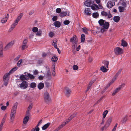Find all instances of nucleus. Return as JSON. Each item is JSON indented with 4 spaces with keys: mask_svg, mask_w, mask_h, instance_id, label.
I'll return each instance as SVG.
<instances>
[{
    "mask_svg": "<svg viewBox=\"0 0 131 131\" xmlns=\"http://www.w3.org/2000/svg\"><path fill=\"white\" fill-rule=\"evenodd\" d=\"M17 103H15L13 107L12 108L11 113L10 115V122L13 123L14 121V118L15 115L16 113V109L17 107Z\"/></svg>",
    "mask_w": 131,
    "mask_h": 131,
    "instance_id": "1",
    "label": "nucleus"
},
{
    "mask_svg": "<svg viewBox=\"0 0 131 131\" xmlns=\"http://www.w3.org/2000/svg\"><path fill=\"white\" fill-rule=\"evenodd\" d=\"M23 14L22 13H20L16 19L15 20L14 23L11 26L10 28L9 29V31L11 32L15 27V26L17 25L19 21L20 20L21 17H22Z\"/></svg>",
    "mask_w": 131,
    "mask_h": 131,
    "instance_id": "2",
    "label": "nucleus"
},
{
    "mask_svg": "<svg viewBox=\"0 0 131 131\" xmlns=\"http://www.w3.org/2000/svg\"><path fill=\"white\" fill-rule=\"evenodd\" d=\"M44 98L45 101L47 104L51 102L50 98L49 97V94L47 92H45L44 94Z\"/></svg>",
    "mask_w": 131,
    "mask_h": 131,
    "instance_id": "3",
    "label": "nucleus"
},
{
    "mask_svg": "<svg viewBox=\"0 0 131 131\" xmlns=\"http://www.w3.org/2000/svg\"><path fill=\"white\" fill-rule=\"evenodd\" d=\"M123 51V50L118 47H117L114 49V52L117 55H119L122 54Z\"/></svg>",
    "mask_w": 131,
    "mask_h": 131,
    "instance_id": "4",
    "label": "nucleus"
},
{
    "mask_svg": "<svg viewBox=\"0 0 131 131\" xmlns=\"http://www.w3.org/2000/svg\"><path fill=\"white\" fill-rule=\"evenodd\" d=\"M20 88L21 89H25L27 88L28 83L26 81H23L20 84Z\"/></svg>",
    "mask_w": 131,
    "mask_h": 131,
    "instance_id": "5",
    "label": "nucleus"
},
{
    "mask_svg": "<svg viewBox=\"0 0 131 131\" xmlns=\"http://www.w3.org/2000/svg\"><path fill=\"white\" fill-rule=\"evenodd\" d=\"M14 44V43L13 42L11 41L5 47L4 49V50L6 51L8 50L9 49L12 47Z\"/></svg>",
    "mask_w": 131,
    "mask_h": 131,
    "instance_id": "6",
    "label": "nucleus"
},
{
    "mask_svg": "<svg viewBox=\"0 0 131 131\" xmlns=\"http://www.w3.org/2000/svg\"><path fill=\"white\" fill-rule=\"evenodd\" d=\"M65 89L64 93L65 95L67 97H69L71 92L70 90L67 87H65Z\"/></svg>",
    "mask_w": 131,
    "mask_h": 131,
    "instance_id": "7",
    "label": "nucleus"
},
{
    "mask_svg": "<svg viewBox=\"0 0 131 131\" xmlns=\"http://www.w3.org/2000/svg\"><path fill=\"white\" fill-rule=\"evenodd\" d=\"M115 5V3L112 1H109L107 4V7L108 8H110Z\"/></svg>",
    "mask_w": 131,
    "mask_h": 131,
    "instance_id": "8",
    "label": "nucleus"
},
{
    "mask_svg": "<svg viewBox=\"0 0 131 131\" xmlns=\"http://www.w3.org/2000/svg\"><path fill=\"white\" fill-rule=\"evenodd\" d=\"M101 14L102 16L106 17L107 16H108V18H110L112 17V15L109 13V14H108L106 12L103 11L101 12Z\"/></svg>",
    "mask_w": 131,
    "mask_h": 131,
    "instance_id": "9",
    "label": "nucleus"
},
{
    "mask_svg": "<svg viewBox=\"0 0 131 131\" xmlns=\"http://www.w3.org/2000/svg\"><path fill=\"white\" fill-rule=\"evenodd\" d=\"M70 42H74L75 44H77V43L78 40L76 36L74 35L73 37L71 38L70 39Z\"/></svg>",
    "mask_w": 131,
    "mask_h": 131,
    "instance_id": "10",
    "label": "nucleus"
},
{
    "mask_svg": "<svg viewBox=\"0 0 131 131\" xmlns=\"http://www.w3.org/2000/svg\"><path fill=\"white\" fill-rule=\"evenodd\" d=\"M90 9L89 8H85L84 10L85 14L88 16H90L91 14L90 12Z\"/></svg>",
    "mask_w": 131,
    "mask_h": 131,
    "instance_id": "11",
    "label": "nucleus"
},
{
    "mask_svg": "<svg viewBox=\"0 0 131 131\" xmlns=\"http://www.w3.org/2000/svg\"><path fill=\"white\" fill-rule=\"evenodd\" d=\"M92 4V1L91 0H87L85 1L84 3L85 5L88 7L90 6Z\"/></svg>",
    "mask_w": 131,
    "mask_h": 131,
    "instance_id": "12",
    "label": "nucleus"
},
{
    "mask_svg": "<svg viewBox=\"0 0 131 131\" xmlns=\"http://www.w3.org/2000/svg\"><path fill=\"white\" fill-rule=\"evenodd\" d=\"M91 7V9L93 10H96L99 9L98 6L96 4H93Z\"/></svg>",
    "mask_w": 131,
    "mask_h": 131,
    "instance_id": "13",
    "label": "nucleus"
},
{
    "mask_svg": "<svg viewBox=\"0 0 131 131\" xmlns=\"http://www.w3.org/2000/svg\"><path fill=\"white\" fill-rule=\"evenodd\" d=\"M46 78L48 80H50L51 78L50 72L49 70H48L47 71Z\"/></svg>",
    "mask_w": 131,
    "mask_h": 131,
    "instance_id": "14",
    "label": "nucleus"
},
{
    "mask_svg": "<svg viewBox=\"0 0 131 131\" xmlns=\"http://www.w3.org/2000/svg\"><path fill=\"white\" fill-rule=\"evenodd\" d=\"M109 27V23L108 22H105L103 25V27L105 29H107Z\"/></svg>",
    "mask_w": 131,
    "mask_h": 131,
    "instance_id": "15",
    "label": "nucleus"
},
{
    "mask_svg": "<svg viewBox=\"0 0 131 131\" xmlns=\"http://www.w3.org/2000/svg\"><path fill=\"white\" fill-rule=\"evenodd\" d=\"M44 86V84L43 83H39L37 85L38 88L39 90L43 89Z\"/></svg>",
    "mask_w": 131,
    "mask_h": 131,
    "instance_id": "16",
    "label": "nucleus"
},
{
    "mask_svg": "<svg viewBox=\"0 0 131 131\" xmlns=\"http://www.w3.org/2000/svg\"><path fill=\"white\" fill-rule=\"evenodd\" d=\"M3 57V45L2 44H0V57Z\"/></svg>",
    "mask_w": 131,
    "mask_h": 131,
    "instance_id": "17",
    "label": "nucleus"
},
{
    "mask_svg": "<svg viewBox=\"0 0 131 131\" xmlns=\"http://www.w3.org/2000/svg\"><path fill=\"white\" fill-rule=\"evenodd\" d=\"M113 19L115 22L117 23L119 21L120 17L118 16H115L114 17Z\"/></svg>",
    "mask_w": 131,
    "mask_h": 131,
    "instance_id": "18",
    "label": "nucleus"
},
{
    "mask_svg": "<svg viewBox=\"0 0 131 131\" xmlns=\"http://www.w3.org/2000/svg\"><path fill=\"white\" fill-rule=\"evenodd\" d=\"M10 74L9 72L6 73L3 76V79H9V77Z\"/></svg>",
    "mask_w": 131,
    "mask_h": 131,
    "instance_id": "19",
    "label": "nucleus"
},
{
    "mask_svg": "<svg viewBox=\"0 0 131 131\" xmlns=\"http://www.w3.org/2000/svg\"><path fill=\"white\" fill-rule=\"evenodd\" d=\"M29 118L28 116H26L23 119V123L24 124H26L28 122Z\"/></svg>",
    "mask_w": 131,
    "mask_h": 131,
    "instance_id": "20",
    "label": "nucleus"
},
{
    "mask_svg": "<svg viewBox=\"0 0 131 131\" xmlns=\"http://www.w3.org/2000/svg\"><path fill=\"white\" fill-rule=\"evenodd\" d=\"M50 125V123H48L46 124L45 125L42 127V129L43 130L46 129L48 126Z\"/></svg>",
    "mask_w": 131,
    "mask_h": 131,
    "instance_id": "21",
    "label": "nucleus"
},
{
    "mask_svg": "<svg viewBox=\"0 0 131 131\" xmlns=\"http://www.w3.org/2000/svg\"><path fill=\"white\" fill-rule=\"evenodd\" d=\"M77 113H75L72 115L68 119V122H69L72 118L76 116Z\"/></svg>",
    "mask_w": 131,
    "mask_h": 131,
    "instance_id": "22",
    "label": "nucleus"
},
{
    "mask_svg": "<svg viewBox=\"0 0 131 131\" xmlns=\"http://www.w3.org/2000/svg\"><path fill=\"white\" fill-rule=\"evenodd\" d=\"M117 77L118 76L116 75V74L115 75L114 77L112 79L110 83L109 84V85L108 86H109L111 84L114 82V81L116 79Z\"/></svg>",
    "mask_w": 131,
    "mask_h": 131,
    "instance_id": "23",
    "label": "nucleus"
},
{
    "mask_svg": "<svg viewBox=\"0 0 131 131\" xmlns=\"http://www.w3.org/2000/svg\"><path fill=\"white\" fill-rule=\"evenodd\" d=\"M18 68V67L17 66H16L14 67L9 72V73L10 74L13 73Z\"/></svg>",
    "mask_w": 131,
    "mask_h": 131,
    "instance_id": "24",
    "label": "nucleus"
},
{
    "mask_svg": "<svg viewBox=\"0 0 131 131\" xmlns=\"http://www.w3.org/2000/svg\"><path fill=\"white\" fill-rule=\"evenodd\" d=\"M61 23L59 21H57L54 23V25L57 27H59L61 26Z\"/></svg>",
    "mask_w": 131,
    "mask_h": 131,
    "instance_id": "25",
    "label": "nucleus"
},
{
    "mask_svg": "<svg viewBox=\"0 0 131 131\" xmlns=\"http://www.w3.org/2000/svg\"><path fill=\"white\" fill-rule=\"evenodd\" d=\"M67 14L66 12H62L59 14V16L61 17H63L65 16Z\"/></svg>",
    "mask_w": 131,
    "mask_h": 131,
    "instance_id": "26",
    "label": "nucleus"
},
{
    "mask_svg": "<svg viewBox=\"0 0 131 131\" xmlns=\"http://www.w3.org/2000/svg\"><path fill=\"white\" fill-rule=\"evenodd\" d=\"M98 23L100 26H102L105 23V20L102 19H100Z\"/></svg>",
    "mask_w": 131,
    "mask_h": 131,
    "instance_id": "27",
    "label": "nucleus"
},
{
    "mask_svg": "<svg viewBox=\"0 0 131 131\" xmlns=\"http://www.w3.org/2000/svg\"><path fill=\"white\" fill-rule=\"evenodd\" d=\"M100 69L103 72H106L108 70V69H106L104 66L101 67Z\"/></svg>",
    "mask_w": 131,
    "mask_h": 131,
    "instance_id": "28",
    "label": "nucleus"
},
{
    "mask_svg": "<svg viewBox=\"0 0 131 131\" xmlns=\"http://www.w3.org/2000/svg\"><path fill=\"white\" fill-rule=\"evenodd\" d=\"M36 86V84L35 82L31 83L30 85V88L34 89Z\"/></svg>",
    "mask_w": 131,
    "mask_h": 131,
    "instance_id": "29",
    "label": "nucleus"
},
{
    "mask_svg": "<svg viewBox=\"0 0 131 131\" xmlns=\"http://www.w3.org/2000/svg\"><path fill=\"white\" fill-rule=\"evenodd\" d=\"M110 124L106 122L105 125L102 128V130H103L104 129H106L109 126Z\"/></svg>",
    "mask_w": 131,
    "mask_h": 131,
    "instance_id": "30",
    "label": "nucleus"
},
{
    "mask_svg": "<svg viewBox=\"0 0 131 131\" xmlns=\"http://www.w3.org/2000/svg\"><path fill=\"white\" fill-rule=\"evenodd\" d=\"M121 45L123 47H126L127 45V43L124 40H122Z\"/></svg>",
    "mask_w": 131,
    "mask_h": 131,
    "instance_id": "31",
    "label": "nucleus"
},
{
    "mask_svg": "<svg viewBox=\"0 0 131 131\" xmlns=\"http://www.w3.org/2000/svg\"><path fill=\"white\" fill-rule=\"evenodd\" d=\"M103 63L104 64V65L107 68H108V65L109 63L108 61H103Z\"/></svg>",
    "mask_w": 131,
    "mask_h": 131,
    "instance_id": "32",
    "label": "nucleus"
},
{
    "mask_svg": "<svg viewBox=\"0 0 131 131\" xmlns=\"http://www.w3.org/2000/svg\"><path fill=\"white\" fill-rule=\"evenodd\" d=\"M85 35L84 34H82L81 36V42H84L85 40Z\"/></svg>",
    "mask_w": 131,
    "mask_h": 131,
    "instance_id": "33",
    "label": "nucleus"
},
{
    "mask_svg": "<svg viewBox=\"0 0 131 131\" xmlns=\"http://www.w3.org/2000/svg\"><path fill=\"white\" fill-rule=\"evenodd\" d=\"M118 9L119 12H123L125 10L124 8L122 6H119L118 7Z\"/></svg>",
    "mask_w": 131,
    "mask_h": 131,
    "instance_id": "34",
    "label": "nucleus"
},
{
    "mask_svg": "<svg viewBox=\"0 0 131 131\" xmlns=\"http://www.w3.org/2000/svg\"><path fill=\"white\" fill-rule=\"evenodd\" d=\"M108 112V111L107 110H106L104 111L103 112V118H104L107 114Z\"/></svg>",
    "mask_w": 131,
    "mask_h": 131,
    "instance_id": "35",
    "label": "nucleus"
},
{
    "mask_svg": "<svg viewBox=\"0 0 131 131\" xmlns=\"http://www.w3.org/2000/svg\"><path fill=\"white\" fill-rule=\"evenodd\" d=\"M9 79H3V80L4 82V85L6 86L7 85Z\"/></svg>",
    "mask_w": 131,
    "mask_h": 131,
    "instance_id": "36",
    "label": "nucleus"
},
{
    "mask_svg": "<svg viewBox=\"0 0 131 131\" xmlns=\"http://www.w3.org/2000/svg\"><path fill=\"white\" fill-rule=\"evenodd\" d=\"M99 16V14L97 12L93 13L92 14V16L94 18H97Z\"/></svg>",
    "mask_w": 131,
    "mask_h": 131,
    "instance_id": "37",
    "label": "nucleus"
},
{
    "mask_svg": "<svg viewBox=\"0 0 131 131\" xmlns=\"http://www.w3.org/2000/svg\"><path fill=\"white\" fill-rule=\"evenodd\" d=\"M119 91V90L117 88H116L114 90V91H113L112 94V96L114 95L115 94L118 92Z\"/></svg>",
    "mask_w": 131,
    "mask_h": 131,
    "instance_id": "38",
    "label": "nucleus"
},
{
    "mask_svg": "<svg viewBox=\"0 0 131 131\" xmlns=\"http://www.w3.org/2000/svg\"><path fill=\"white\" fill-rule=\"evenodd\" d=\"M57 60L58 58L56 57L53 56L51 60L53 62H56L57 61Z\"/></svg>",
    "mask_w": 131,
    "mask_h": 131,
    "instance_id": "39",
    "label": "nucleus"
},
{
    "mask_svg": "<svg viewBox=\"0 0 131 131\" xmlns=\"http://www.w3.org/2000/svg\"><path fill=\"white\" fill-rule=\"evenodd\" d=\"M42 33V31L40 29H39V30L37 31V33L36 34V35L38 36H40L41 35Z\"/></svg>",
    "mask_w": 131,
    "mask_h": 131,
    "instance_id": "40",
    "label": "nucleus"
},
{
    "mask_svg": "<svg viewBox=\"0 0 131 131\" xmlns=\"http://www.w3.org/2000/svg\"><path fill=\"white\" fill-rule=\"evenodd\" d=\"M38 28L37 27H34L32 29V31L34 32H36L38 31Z\"/></svg>",
    "mask_w": 131,
    "mask_h": 131,
    "instance_id": "41",
    "label": "nucleus"
},
{
    "mask_svg": "<svg viewBox=\"0 0 131 131\" xmlns=\"http://www.w3.org/2000/svg\"><path fill=\"white\" fill-rule=\"evenodd\" d=\"M127 120V116H126L123 118V119L122 121V123H125Z\"/></svg>",
    "mask_w": 131,
    "mask_h": 131,
    "instance_id": "42",
    "label": "nucleus"
},
{
    "mask_svg": "<svg viewBox=\"0 0 131 131\" xmlns=\"http://www.w3.org/2000/svg\"><path fill=\"white\" fill-rule=\"evenodd\" d=\"M20 80L22 81L26 80L25 77L24 75H21L20 77Z\"/></svg>",
    "mask_w": 131,
    "mask_h": 131,
    "instance_id": "43",
    "label": "nucleus"
},
{
    "mask_svg": "<svg viewBox=\"0 0 131 131\" xmlns=\"http://www.w3.org/2000/svg\"><path fill=\"white\" fill-rule=\"evenodd\" d=\"M125 85V84H123L121 85H120L119 87L117 88L120 91L121 89H122L124 86Z\"/></svg>",
    "mask_w": 131,
    "mask_h": 131,
    "instance_id": "44",
    "label": "nucleus"
},
{
    "mask_svg": "<svg viewBox=\"0 0 131 131\" xmlns=\"http://www.w3.org/2000/svg\"><path fill=\"white\" fill-rule=\"evenodd\" d=\"M28 76H29V78H30L31 79H34L35 78L34 75L32 74H30L29 73H28Z\"/></svg>",
    "mask_w": 131,
    "mask_h": 131,
    "instance_id": "45",
    "label": "nucleus"
},
{
    "mask_svg": "<svg viewBox=\"0 0 131 131\" xmlns=\"http://www.w3.org/2000/svg\"><path fill=\"white\" fill-rule=\"evenodd\" d=\"M83 31L85 34L88 33V29L87 28H82Z\"/></svg>",
    "mask_w": 131,
    "mask_h": 131,
    "instance_id": "46",
    "label": "nucleus"
},
{
    "mask_svg": "<svg viewBox=\"0 0 131 131\" xmlns=\"http://www.w3.org/2000/svg\"><path fill=\"white\" fill-rule=\"evenodd\" d=\"M27 47L26 46V45L23 44L22 46L21 49L22 50H23L25 49Z\"/></svg>",
    "mask_w": 131,
    "mask_h": 131,
    "instance_id": "47",
    "label": "nucleus"
},
{
    "mask_svg": "<svg viewBox=\"0 0 131 131\" xmlns=\"http://www.w3.org/2000/svg\"><path fill=\"white\" fill-rule=\"evenodd\" d=\"M22 62V60H20L18 62V63L17 64V65L18 67H19L20 66V65L21 64V62Z\"/></svg>",
    "mask_w": 131,
    "mask_h": 131,
    "instance_id": "48",
    "label": "nucleus"
},
{
    "mask_svg": "<svg viewBox=\"0 0 131 131\" xmlns=\"http://www.w3.org/2000/svg\"><path fill=\"white\" fill-rule=\"evenodd\" d=\"M70 23V21L68 20L64 21L63 22L64 24L65 25L69 24Z\"/></svg>",
    "mask_w": 131,
    "mask_h": 131,
    "instance_id": "49",
    "label": "nucleus"
},
{
    "mask_svg": "<svg viewBox=\"0 0 131 131\" xmlns=\"http://www.w3.org/2000/svg\"><path fill=\"white\" fill-rule=\"evenodd\" d=\"M61 10L60 8H58L56 9V11L57 13H59L61 12Z\"/></svg>",
    "mask_w": 131,
    "mask_h": 131,
    "instance_id": "50",
    "label": "nucleus"
},
{
    "mask_svg": "<svg viewBox=\"0 0 131 131\" xmlns=\"http://www.w3.org/2000/svg\"><path fill=\"white\" fill-rule=\"evenodd\" d=\"M49 36L51 37H52L54 36L53 33L52 32H50L49 34Z\"/></svg>",
    "mask_w": 131,
    "mask_h": 131,
    "instance_id": "51",
    "label": "nucleus"
},
{
    "mask_svg": "<svg viewBox=\"0 0 131 131\" xmlns=\"http://www.w3.org/2000/svg\"><path fill=\"white\" fill-rule=\"evenodd\" d=\"M73 68L74 70H76L78 69V67L77 65H74L73 66Z\"/></svg>",
    "mask_w": 131,
    "mask_h": 131,
    "instance_id": "52",
    "label": "nucleus"
},
{
    "mask_svg": "<svg viewBox=\"0 0 131 131\" xmlns=\"http://www.w3.org/2000/svg\"><path fill=\"white\" fill-rule=\"evenodd\" d=\"M27 42V39H25L23 41V45H26V44Z\"/></svg>",
    "mask_w": 131,
    "mask_h": 131,
    "instance_id": "53",
    "label": "nucleus"
},
{
    "mask_svg": "<svg viewBox=\"0 0 131 131\" xmlns=\"http://www.w3.org/2000/svg\"><path fill=\"white\" fill-rule=\"evenodd\" d=\"M29 73H27V74H25L24 75L25 77V78L26 80H28L29 79V77L28 76V74Z\"/></svg>",
    "mask_w": 131,
    "mask_h": 131,
    "instance_id": "54",
    "label": "nucleus"
},
{
    "mask_svg": "<svg viewBox=\"0 0 131 131\" xmlns=\"http://www.w3.org/2000/svg\"><path fill=\"white\" fill-rule=\"evenodd\" d=\"M57 19V16H54L52 18V20L53 21H55Z\"/></svg>",
    "mask_w": 131,
    "mask_h": 131,
    "instance_id": "55",
    "label": "nucleus"
},
{
    "mask_svg": "<svg viewBox=\"0 0 131 131\" xmlns=\"http://www.w3.org/2000/svg\"><path fill=\"white\" fill-rule=\"evenodd\" d=\"M6 106H3L1 107V109L2 110L4 111L6 109Z\"/></svg>",
    "mask_w": 131,
    "mask_h": 131,
    "instance_id": "56",
    "label": "nucleus"
},
{
    "mask_svg": "<svg viewBox=\"0 0 131 131\" xmlns=\"http://www.w3.org/2000/svg\"><path fill=\"white\" fill-rule=\"evenodd\" d=\"M112 120V118L111 117H110L107 120V122L110 124Z\"/></svg>",
    "mask_w": 131,
    "mask_h": 131,
    "instance_id": "57",
    "label": "nucleus"
},
{
    "mask_svg": "<svg viewBox=\"0 0 131 131\" xmlns=\"http://www.w3.org/2000/svg\"><path fill=\"white\" fill-rule=\"evenodd\" d=\"M117 125V124L116 123L115 125L114 126L113 128L112 129V131H115L116 130V127Z\"/></svg>",
    "mask_w": 131,
    "mask_h": 131,
    "instance_id": "58",
    "label": "nucleus"
},
{
    "mask_svg": "<svg viewBox=\"0 0 131 131\" xmlns=\"http://www.w3.org/2000/svg\"><path fill=\"white\" fill-rule=\"evenodd\" d=\"M7 20V19H5V18H3L1 20V22L2 23H5Z\"/></svg>",
    "mask_w": 131,
    "mask_h": 131,
    "instance_id": "59",
    "label": "nucleus"
},
{
    "mask_svg": "<svg viewBox=\"0 0 131 131\" xmlns=\"http://www.w3.org/2000/svg\"><path fill=\"white\" fill-rule=\"evenodd\" d=\"M43 77L44 76L40 75L38 77V78L40 80H42L43 79Z\"/></svg>",
    "mask_w": 131,
    "mask_h": 131,
    "instance_id": "60",
    "label": "nucleus"
},
{
    "mask_svg": "<svg viewBox=\"0 0 131 131\" xmlns=\"http://www.w3.org/2000/svg\"><path fill=\"white\" fill-rule=\"evenodd\" d=\"M47 55V53H43L42 54V56L43 58H45L46 57Z\"/></svg>",
    "mask_w": 131,
    "mask_h": 131,
    "instance_id": "61",
    "label": "nucleus"
},
{
    "mask_svg": "<svg viewBox=\"0 0 131 131\" xmlns=\"http://www.w3.org/2000/svg\"><path fill=\"white\" fill-rule=\"evenodd\" d=\"M69 122H68V119L67 121L66 122H64L62 123L61 124L63 126H64L67 123H68Z\"/></svg>",
    "mask_w": 131,
    "mask_h": 131,
    "instance_id": "62",
    "label": "nucleus"
},
{
    "mask_svg": "<svg viewBox=\"0 0 131 131\" xmlns=\"http://www.w3.org/2000/svg\"><path fill=\"white\" fill-rule=\"evenodd\" d=\"M121 70L120 69L118 71L116 74L118 76V75L121 73Z\"/></svg>",
    "mask_w": 131,
    "mask_h": 131,
    "instance_id": "63",
    "label": "nucleus"
},
{
    "mask_svg": "<svg viewBox=\"0 0 131 131\" xmlns=\"http://www.w3.org/2000/svg\"><path fill=\"white\" fill-rule=\"evenodd\" d=\"M122 4L124 7L126 6V4L125 2H124V1L123 0V2H122Z\"/></svg>",
    "mask_w": 131,
    "mask_h": 131,
    "instance_id": "64",
    "label": "nucleus"
}]
</instances>
